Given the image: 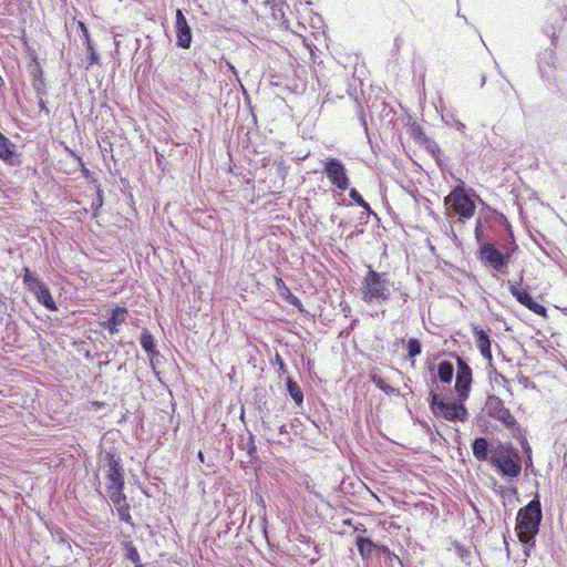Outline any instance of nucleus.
<instances>
[{
	"label": "nucleus",
	"instance_id": "1",
	"mask_svg": "<svg viewBox=\"0 0 567 567\" xmlns=\"http://www.w3.org/2000/svg\"><path fill=\"white\" fill-rule=\"evenodd\" d=\"M392 282L388 274L378 272L369 267L368 272L363 277L360 293L361 299L365 303H383L390 299Z\"/></svg>",
	"mask_w": 567,
	"mask_h": 567
},
{
	"label": "nucleus",
	"instance_id": "2",
	"mask_svg": "<svg viewBox=\"0 0 567 567\" xmlns=\"http://www.w3.org/2000/svg\"><path fill=\"white\" fill-rule=\"evenodd\" d=\"M489 463L505 477H517L522 472L519 453L509 443H501L497 447L492 449Z\"/></svg>",
	"mask_w": 567,
	"mask_h": 567
},
{
	"label": "nucleus",
	"instance_id": "3",
	"mask_svg": "<svg viewBox=\"0 0 567 567\" xmlns=\"http://www.w3.org/2000/svg\"><path fill=\"white\" fill-rule=\"evenodd\" d=\"M542 518L540 501L538 496H535L517 513L515 526L517 537H536L539 532Z\"/></svg>",
	"mask_w": 567,
	"mask_h": 567
},
{
	"label": "nucleus",
	"instance_id": "4",
	"mask_svg": "<svg viewBox=\"0 0 567 567\" xmlns=\"http://www.w3.org/2000/svg\"><path fill=\"white\" fill-rule=\"evenodd\" d=\"M429 403L435 416H441L449 422H465L468 417L463 402L460 400L458 402H444L434 389L430 391Z\"/></svg>",
	"mask_w": 567,
	"mask_h": 567
},
{
	"label": "nucleus",
	"instance_id": "5",
	"mask_svg": "<svg viewBox=\"0 0 567 567\" xmlns=\"http://www.w3.org/2000/svg\"><path fill=\"white\" fill-rule=\"evenodd\" d=\"M444 205L460 219H470L475 213V203L467 195L464 182H460L444 198Z\"/></svg>",
	"mask_w": 567,
	"mask_h": 567
},
{
	"label": "nucleus",
	"instance_id": "6",
	"mask_svg": "<svg viewBox=\"0 0 567 567\" xmlns=\"http://www.w3.org/2000/svg\"><path fill=\"white\" fill-rule=\"evenodd\" d=\"M485 410L488 416L501 422L506 429L513 430L517 426L516 419L498 396L488 395L485 403Z\"/></svg>",
	"mask_w": 567,
	"mask_h": 567
},
{
	"label": "nucleus",
	"instance_id": "7",
	"mask_svg": "<svg viewBox=\"0 0 567 567\" xmlns=\"http://www.w3.org/2000/svg\"><path fill=\"white\" fill-rule=\"evenodd\" d=\"M323 174L330 183L340 190H347L350 186L344 164L338 158H328L323 164Z\"/></svg>",
	"mask_w": 567,
	"mask_h": 567
},
{
	"label": "nucleus",
	"instance_id": "8",
	"mask_svg": "<svg viewBox=\"0 0 567 567\" xmlns=\"http://www.w3.org/2000/svg\"><path fill=\"white\" fill-rule=\"evenodd\" d=\"M507 287L509 292L513 297L523 306H525L528 310L533 311L534 313L546 318L547 317V309L537 303L530 296V293L520 287V282H507Z\"/></svg>",
	"mask_w": 567,
	"mask_h": 567
},
{
	"label": "nucleus",
	"instance_id": "9",
	"mask_svg": "<svg viewBox=\"0 0 567 567\" xmlns=\"http://www.w3.org/2000/svg\"><path fill=\"white\" fill-rule=\"evenodd\" d=\"M472 384V369L470 365L460 357H457V372L455 380V391L458 400L464 402L467 400Z\"/></svg>",
	"mask_w": 567,
	"mask_h": 567
},
{
	"label": "nucleus",
	"instance_id": "10",
	"mask_svg": "<svg viewBox=\"0 0 567 567\" xmlns=\"http://www.w3.org/2000/svg\"><path fill=\"white\" fill-rule=\"evenodd\" d=\"M104 461L107 466V488L124 486V471L120 456L109 451L104 455Z\"/></svg>",
	"mask_w": 567,
	"mask_h": 567
},
{
	"label": "nucleus",
	"instance_id": "11",
	"mask_svg": "<svg viewBox=\"0 0 567 567\" xmlns=\"http://www.w3.org/2000/svg\"><path fill=\"white\" fill-rule=\"evenodd\" d=\"M480 257L497 271H503L509 262V252L503 254L493 244L488 243L480 247Z\"/></svg>",
	"mask_w": 567,
	"mask_h": 567
},
{
	"label": "nucleus",
	"instance_id": "12",
	"mask_svg": "<svg viewBox=\"0 0 567 567\" xmlns=\"http://www.w3.org/2000/svg\"><path fill=\"white\" fill-rule=\"evenodd\" d=\"M175 29L177 45L183 49H188L192 44V30L181 9L176 10Z\"/></svg>",
	"mask_w": 567,
	"mask_h": 567
},
{
	"label": "nucleus",
	"instance_id": "13",
	"mask_svg": "<svg viewBox=\"0 0 567 567\" xmlns=\"http://www.w3.org/2000/svg\"><path fill=\"white\" fill-rule=\"evenodd\" d=\"M473 334L475 337L476 347L478 348L482 357L488 362H492L493 355L488 333L485 330L481 329L478 326H474Z\"/></svg>",
	"mask_w": 567,
	"mask_h": 567
},
{
	"label": "nucleus",
	"instance_id": "14",
	"mask_svg": "<svg viewBox=\"0 0 567 567\" xmlns=\"http://www.w3.org/2000/svg\"><path fill=\"white\" fill-rule=\"evenodd\" d=\"M555 60L556 55L554 49H546L538 55V69L544 79H550L553 69L555 68Z\"/></svg>",
	"mask_w": 567,
	"mask_h": 567
},
{
	"label": "nucleus",
	"instance_id": "15",
	"mask_svg": "<svg viewBox=\"0 0 567 567\" xmlns=\"http://www.w3.org/2000/svg\"><path fill=\"white\" fill-rule=\"evenodd\" d=\"M126 315L127 310L125 308L116 307L115 309L112 310L111 317L106 321L101 322V326L104 329L109 330L111 334H116L118 333L117 326L125 322Z\"/></svg>",
	"mask_w": 567,
	"mask_h": 567
},
{
	"label": "nucleus",
	"instance_id": "16",
	"mask_svg": "<svg viewBox=\"0 0 567 567\" xmlns=\"http://www.w3.org/2000/svg\"><path fill=\"white\" fill-rule=\"evenodd\" d=\"M265 4L269 7L271 11V18L274 19V21L280 23L281 25L288 27L285 7H289L284 0H266Z\"/></svg>",
	"mask_w": 567,
	"mask_h": 567
},
{
	"label": "nucleus",
	"instance_id": "17",
	"mask_svg": "<svg viewBox=\"0 0 567 567\" xmlns=\"http://www.w3.org/2000/svg\"><path fill=\"white\" fill-rule=\"evenodd\" d=\"M492 449H489V443L486 437H476L472 442V452L476 460L478 461H488Z\"/></svg>",
	"mask_w": 567,
	"mask_h": 567
},
{
	"label": "nucleus",
	"instance_id": "18",
	"mask_svg": "<svg viewBox=\"0 0 567 567\" xmlns=\"http://www.w3.org/2000/svg\"><path fill=\"white\" fill-rule=\"evenodd\" d=\"M355 545L362 559L368 560L375 556L378 544L373 543L370 538L358 536Z\"/></svg>",
	"mask_w": 567,
	"mask_h": 567
},
{
	"label": "nucleus",
	"instance_id": "19",
	"mask_svg": "<svg viewBox=\"0 0 567 567\" xmlns=\"http://www.w3.org/2000/svg\"><path fill=\"white\" fill-rule=\"evenodd\" d=\"M140 343L150 355L152 368L155 369L153 360L156 355L159 354V352L156 350L153 334L148 330H143L141 333Z\"/></svg>",
	"mask_w": 567,
	"mask_h": 567
},
{
	"label": "nucleus",
	"instance_id": "20",
	"mask_svg": "<svg viewBox=\"0 0 567 567\" xmlns=\"http://www.w3.org/2000/svg\"><path fill=\"white\" fill-rule=\"evenodd\" d=\"M32 76V87L35 92V95H47V85L45 80L43 78V71L39 63L31 69Z\"/></svg>",
	"mask_w": 567,
	"mask_h": 567
},
{
	"label": "nucleus",
	"instance_id": "21",
	"mask_svg": "<svg viewBox=\"0 0 567 567\" xmlns=\"http://www.w3.org/2000/svg\"><path fill=\"white\" fill-rule=\"evenodd\" d=\"M32 292L35 295L37 300L48 310L55 311L58 309L49 288L44 284Z\"/></svg>",
	"mask_w": 567,
	"mask_h": 567
},
{
	"label": "nucleus",
	"instance_id": "22",
	"mask_svg": "<svg viewBox=\"0 0 567 567\" xmlns=\"http://www.w3.org/2000/svg\"><path fill=\"white\" fill-rule=\"evenodd\" d=\"M275 282H276V288H277V289L285 288V292L287 293V296H285V300H286L289 305H291V306L296 307L298 310L303 311V306H302L301 300H300L298 297H296V296L290 291V289L286 286L285 281H284L281 278L276 277Z\"/></svg>",
	"mask_w": 567,
	"mask_h": 567
},
{
	"label": "nucleus",
	"instance_id": "23",
	"mask_svg": "<svg viewBox=\"0 0 567 567\" xmlns=\"http://www.w3.org/2000/svg\"><path fill=\"white\" fill-rule=\"evenodd\" d=\"M454 375V367L450 361H442L437 365V378L442 383H451Z\"/></svg>",
	"mask_w": 567,
	"mask_h": 567
},
{
	"label": "nucleus",
	"instance_id": "24",
	"mask_svg": "<svg viewBox=\"0 0 567 567\" xmlns=\"http://www.w3.org/2000/svg\"><path fill=\"white\" fill-rule=\"evenodd\" d=\"M14 155V145L0 132V158L11 162Z\"/></svg>",
	"mask_w": 567,
	"mask_h": 567
},
{
	"label": "nucleus",
	"instance_id": "25",
	"mask_svg": "<svg viewBox=\"0 0 567 567\" xmlns=\"http://www.w3.org/2000/svg\"><path fill=\"white\" fill-rule=\"evenodd\" d=\"M442 120L446 125L453 126L461 134L466 135L465 124L462 123L452 111H446L442 113Z\"/></svg>",
	"mask_w": 567,
	"mask_h": 567
},
{
	"label": "nucleus",
	"instance_id": "26",
	"mask_svg": "<svg viewBox=\"0 0 567 567\" xmlns=\"http://www.w3.org/2000/svg\"><path fill=\"white\" fill-rule=\"evenodd\" d=\"M287 391L297 405H301L303 402V393L299 384L291 378H287Z\"/></svg>",
	"mask_w": 567,
	"mask_h": 567
},
{
	"label": "nucleus",
	"instance_id": "27",
	"mask_svg": "<svg viewBox=\"0 0 567 567\" xmlns=\"http://www.w3.org/2000/svg\"><path fill=\"white\" fill-rule=\"evenodd\" d=\"M123 488H124V486L107 488L109 496H110L111 501L113 502L116 509L127 505L126 496L123 493Z\"/></svg>",
	"mask_w": 567,
	"mask_h": 567
},
{
	"label": "nucleus",
	"instance_id": "28",
	"mask_svg": "<svg viewBox=\"0 0 567 567\" xmlns=\"http://www.w3.org/2000/svg\"><path fill=\"white\" fill-rule=\"evenodd\" d=\"M23 271V284L29 291L32 292L43 285V282L29 268H24Z\"/></svg>",
	"mask_w": 567,
	"mask_h": 567
},
{
	"label": "nucleus",
	"instance_id": "29",
	"mask_svg": "<svg viewBox=\"0 0 567 567\" xmlns=\"http://www.w3.org/2000/svg\"><path fill=\"white\" fill-rule=\"evenodd\" d=\"M371 381L374 383V385H375L378 389L382 390L384 393H386V394H389V395H395V394H398V392H399V391H398V389H395V388H393V386L389 385V384L385 382V380H384L383 378L379 377V375L373 374V375L371 377Z\"/></svg>",
	"mask_w": 567,
	"mask_h": 567
},
{
	"label": "nucleus",
	"instance_id": "30",
	"mask_svg": "<svg viewBox=\"0 0 567 567\" xmlns=\"http://www.w3.org/2000/svg\"><path fill=\"white\" fill-rule=\"evenodd\" d=\"M350 198L360 207H362L369 215H375L373 210L371 209L369 203L364 200V198L361 196V194L355 189L351 188L349 190Z\"/></svg>",
	"mask_w": 567,
	"mask_h": 567
},
{
	"label": "nucleus",
	"instance_id": "31",
	"mask_svg": "<svg viewBox=\"0 0 567 567\" xmlns=\"http://www.w3.org/2000/svg\"><path fill=\"white\" fill-rule=\"evenodd\" d=\"M524 551V563L527 561L528 557H530V551L536 545V537H518Z\"/></svg>",
	"mask_w": 567,
	"mask_h": 567
},
{
	"label": "nucleus",
	"instance_id": "32",
	"mask_svg": "<svg viewBox=\"0 0 567 567\" xmlns=\"http://www.w3.org/2000/svg\"><path fill=\"white\" fill-rule=\"evenodd\" d=\"M408 355L410 359L420 355L422 352V346L419 339L411 338L406 343Z\"/></svg>",
	"mask_w": 567,
	"mask_h": 567
},
{
	"label": "nucleus",
	"instance_id": "33",
	"mask_svg": "<svg viewBox=\"0 0 567 567\" xmlns=\"http://www.w3.org/2000/svg\"><path fill=\"white\" fill-rule=\"evenodd\" d=\"M124 556L127 560L132 561L135 567H142L141 557L135 546L126 548Z\"/></svg>",
	"mask_w": 567,
	"mask_h": 567
},
{
	"label": "nucleus",
	"instance_id": "34",
	"mask_svg": "<svg viewBox=\"0 0 567 567\" xmlns=\"http://www.w3.org/2000/svg\"><path fill=\"white\" fill-rule=\"evenodd\" d=\"M85 45H86V51L89 53V60H90L89 65L99 64L100 56H99L91 39H87V42L85 43Z\"/></svg>",
	"mask_w": 567,
	"mask_h": 567
},
{
	"label": "nucleus",
	"instance_id": "35",
	"mask_svg": "<svg viewBox=\"0 0 567 567\" xmlns=\"http://www.w3.org/2000/svg\"><path fill=\"white\" fill-rule=\"evenodd\" d=\"M128 508H130V506L127 504V505L118 508L117 512H118L121 520H123V522H125V523H127V524L133 526V520H132V516H131V514L128 512Z\"/></svg>",
	"mask_w": 567,
	"mask_h": 567
},
{
	"label": "nucleus",
	"instance_id": "36",
	"mask_svg": "<svg viewBox=\"0 0 567 567\" xmlns=\"http://www.w3.org/2000/svg\"><path fill=\"white\" fill-rule=\"evenodd\" d=\"M272 364L278 365L277 372L279 375L287 373L286 364L279 353H276Z\"/></svg>",
	"mask_w": 567,
	"mask_h": 567
},
{
	"label": "nucleus",
	"instance_id": "37",
	"mask_svg": "<svg viewBox=\"0 0 567 567\" xmlns=\"http://www.w3.org/2000/svg\"><path fill=\"white\" fill-rule=\"evenodd\" d=\"M358 116H359V121H360L361 125L364 128L365 134L368 135L369 131H368V124H367V120H365V114H364V112H363V110H362L360 104H358Z\"/></svg>",
	"mask_w": 567,
	"mask_h": 567
},
{
	"label": "nucleus",
	"instance_id": "38",
	"mask_svg": "<svg viewBox=\"0 0 567 567\" xmlns=\"http://www.w3.org/2000/svg\"><path fill=\"white\" fill-rule=\"evenodd\" d=\"M517 245L514 240V237L513 235L511 234V240L509 243L505 246V252L504 254H508L509 252V257L512 256V254L517 249Z\"/></svg>",
	"mask_w": 567,
	"mask_h": 567
},
{
	"label": "nucleus",
	"instance_id": "39",
	"mask_svg": "<svg viewBox=\"0 0 567 567\" xmlns=\"http://www.w3.org/2000/svg\"><path fill=\"white\" fill-rule=\"evenodd\" d=\"M44 96L45 95H37L38 104H39L40 111L45 113V115H49L50 114V110L47 107V104H45V101H44Z\"/></svg>",
	"mask_w": 567,
	"mask_h": 567
},
{
	"label": "nucleus",
	"instance_id": "40",
	"mask_svg": "<svg viewBox=\"0 0 567 567\" xmlns=\"http://www.w3.org/2000/svg\"><path fill=\"white\" fill-rule=\"evenodd\" d=\"M390 551L391 550L386 546L378 545V548H377V551H375V556L377 557H381V556L385 557L386 555H390Z\"/></svg>",
	"mask_w": 567,
	"mask_h": 567
},
{
	"label": "nucleus",
	"instance_id": "41",
	"mask_svg": "<svg viewBox=\"0 0 567 567\" xmlns=\"http://www.w3.org/2000/svg\"><path fill=\"white\" fill-rule=\"evenodd\" d=\"M544 32L551 39V44H554L555 35H556V28L554 25L545 27Z\"/></svg>",
	"mask_w": 567,
	"mask_h": 567
},
{
	"label": "nucleus",
	"instance_id": "42",
	"mask_svg": "<svg viewBox=\"0 0 567 567\" xmlns=\"http://www.w3.org/2000/svg\"><path fill=\"white\" fill-rule=\"evenodd\" d=\"M255 502L258 506H260V508L262 509L264 513H266V502H265V498L262 497L261 494H256L255 495Z\"/></svg>",
	"mask_w": 567,
	"mask_h": 567
},
{
	"label": "nucleus",
	"instance_id": "43",
	"mask_svg": "<svg viewBox=\"0 0 567 567\" xmlns=\"http://www.w3.org/2000/svg\"><path fill=\"white\" fill-rule=\"evenodd\" d=\"M411 135L414 137V138H419L423 135V132L421 130V127L419 125H412L411 126Z\"/></svg>",
	"mask_w": 567,
	"mask_h": 567
},
{
	"label": "nucleus",
	"instance_id": "44",
	"mask_svg": "<svg viewBox=\"0 0 567 567\" xmlns=\"http://www.w3.org/2000/svg\"><path fill=\"white\" fill-rule=\"evenodd\" d=\"M385 559L388 560V563H389L390 565H392V564H393V561H398L400 565H402V561H401V559L399 558V556H398V555H395V554H394V553H392V551H390V555H386V556H385Z\"/></svg>",
	"mask_w": 567,
	"mask_h": 567
},
{
	"label": "nucleus",
	"instance_id": "45",
	"mask_svg": "<svg viewBox=\"0 0 567 567\" xmlns=\"http://www.w3.org/2000/svg\"><path fill=\"white\" fill-rule=\"evenodd\" d=\"M79 29L81 30L82 35L86 43L87 39H90V34H89V30H87L86 25L83 22H79Z\"/></svg>",
	"mask_w": 567,
	"mask_h": 567
},
{
	"label": "nucleus",
	"instance_id": "46",
	"mask_svg": "<svg viewBox=\"0 0 567 567\" xmlns=\"http://www.w3.org/2000/svg\"><path fill=\"white\" fill-rule=\"evenodd\" d=\"M103 204L102 193L101 190L97 192V198L93 202L92 206L94 207V210H97Z\"/></svg>",
	"mask_w": 567,
	"mask_h": 567
},
{
	"label": "nucleus",
	"instance_id": "47",
	"mask_svg": "<svg viewBox=\"0 0 567 567\" xmlns=\"http://www.w3.org/2000/svg\"><path fill=\"white\" fill-rule=\"evenodd\" d=\"M523 450H524L529 463L532 464V449L526 441L523 442Z\"/></svg>",
	"mask_w": 567,
	"mask_h": 567
},
{
	"label": "nucleus",
	"instance_id": "48",
	"mask_svg": "<svg viewBox=\"0 0 567 567\" xmlns=\"http://www.w3.org/2000/svg\"><path fill=\"white\" fill-rule=\"evenodd\" d=\"M120 543L124 549V553L126 551V548L133 547V543L128 539V537L123 536V539H120Z\"/></svg>",
	"mask_w": 567,
	"mask_h": 567
},
{
	"label": "nucleus",
	"instance_id": "49",
	"mask_svg": "<svg viewBox=\"0 0 567 567\" xmlns=\"http://www.w3.org/2000/svg\"><path fill=\"white\" fill-rule=\"evenodd\" d=\"M353 528H354V532H357V533H365L367 532V528L364 527L363 524H358V525L353 526Z\"/></svg>",
	"mask_w": 567,
	"mask_h": 567
},
{
	"label": "nucleus",
	"instance_id": "50",
	"mask_svg": "<svg viewBox=\"0 0 567 567\" xmlns=\"http://www.w3.org/2000/svg\"><path fill=\"white\" fill-rule=\"evenodd\" d=\"M341 306H342V311L347 312L346 316H348V313L351 311L349 305L348 303H346V305L341 303Z\"/></svg>",
	"mask_w": 567,
	"mask_h": 567
},
{
	"label": "nucleus",
	"instance_id": "51",
	"mask_svg": "<svg viewBox=\"0 0 567 567\" xmlns=\"http://www.w3.org/2000/svg\"><path fill=\"white\" fill-rule=\"evenodd\" d=\"M401 298L403 300V303L408 301L409 295L406 292H401Z\"/></svg>",
	"mask_w": 567,
	"mask_h": 567
},
{
	"label": "nucleus",
	"instance_id": "52",
	"mask_svg": "<svg viewBox=\"0 0 567 567\" xmlns=\"http://www.w3.org/2000/svg\"><path fill=\"white\" fill-rule=\"evenodd\" d=\"M280 295L285 298V296H287V293L285 292V288H281V289H277Z\"/></svg>",
	"mask_w": 567,
	"mask_h": 567
},
{
	"label": "nucleus",
	"instance_id": "53",
	"mask_svg": "<svg viewBox=\"0 0 567 567\" xmlns=\"http://www.w3.org/2000/svg\"><path fill=\"white\" fill-rule=\"evenodd\" d=\"M228 68H229V70H231V72H233V73H236V70H235L234 65H231L230 63H228Z\"/></svg>",
	"mask_w": 567,
	"mask_h": 567
},
{
	"label": "nucleus",
	"instance_id": "54",
	"mask_svg": "<svg viewBox=\"0 0 567 567\" xmlns=\"http://www.w3.org/2000/svg\"><path fill=\"white\" fill-rule=\"evenodd\" d=\"M528 468H533V464L530 465L529 461L527 460L526 461V470H528Z\"/></svg>",
	"mask_w": 567,
	"mask_h": 567
},
{
	"label": "nucleus",
	"instance_id": "55",
	"mask_svg": "<svg viewBox=\"0 0 567 567\" xmlns=\"http://www.w3.org/2000/svg\"><path fill=\"white\" fill-rule=\"evenodd\" d=\"M198 457H199V460H200L202 462L204 461V455H203V453H202V452H199V453H198Z\"/></svg>",
	"mask_w": 567,
	"mask_h": 567
},
{
	"label": "nucleus",
	"instance_id": "56",
	"mask_svg": "<svg viewBox=\"0 0 567 567\" xmlns=\"http://www.w3.org/2000/svg\"><path fill=\"white\" fill-rule=\"evenodd\" d=\"M346 525L352 526V523L350 519L343 522Z\"/></svg>",
	"mask_w": 567,
	"mask_h": 567
},
{
	"label": "nucleus",
	"instance_id": "57",
	"mask_svg": "<svg viewBox=\"0 0 567 567\" xmlns=\"http://www.w3.org/2000/svg\"><path fill=\"white\" fill-rule=\"evenodd\" d=\"M485 81H486V78H485V76H483V78H482V83H481V85H482V86L485 84Z\"/></svg>",
	"mask_w": 567,
	"mask_h": 567
},
{
	"label": "nucleus",
	"instance_id": "58",
	"mask_svg": "<svg viewBox=\"0 0 567 567\" xmlns=\"http://www.w3.org/2000/svg\"><path fill=\"white\" fill-rule=\"evenodd\" d=\"M507 554H509V547L508 544L505 542Z\"/></svg>",
	"mask_w": 567,
	"mask_h": 567
},
{
	"label": "nucleus",
	"instance_id": "59",
	"mask_svg": "<svg viewBox=\"0 0 567 567\" xmlns=\"http://www.w3.org/2000/svg\"><path fill=\"white\" fill-rule=\"evenodd\" d=\"M285 429H286V426H285V425H282V426L280 427V432H285V431H286Z\"/></svg>",
	"mask_w": 567,
	"mask_h": 567
},
{
	"label": "nucleus",
	"instance_id": "60",
	"mask_svg": "<svg viewBox=\"0 0 567 567\" xmlns=\"http://www.w3.org/2000/svg\"><path fill=\"white\" fill-rule=\"evenodd\" d=\"M432 385H436V380L432 379Z\"/></svg>",
	"mask_w": 567,
	"mask_h": 567
},
{
	"label": "nucleus",
	"instance_id": "61",
	"mask_svg": "<svg viewBox=\"0 0 567 567\" xmlns=\"http://www.w3.org/2000/svg\"><path fill=\"white\" fill-rule=\"evenodd\" d=\"M334 219H336V216L331 215V220L334 221Z\"/></svg>",
	"mask_w": 567,
	"mask_h": 567
}]
</instances>
